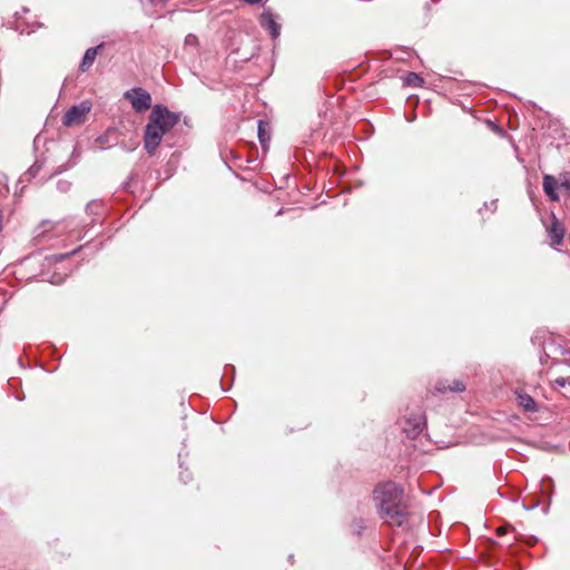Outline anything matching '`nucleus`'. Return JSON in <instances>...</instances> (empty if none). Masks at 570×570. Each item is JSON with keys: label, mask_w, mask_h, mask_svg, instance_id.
I'll return each instance as SVG.
<instances>
[{"label": "nucleus", "mask_w": 570, "mask_h": 570, "mask_svg": "<svg viewBox=\"0 0 570 570\" xmlns=\"http://www.w3.org/2000/svg\"><path fill=\"white\" fill-rule=\"evenodd\" d=\"M373 501L380 517L391 527H401L409 517L403 489L395 482L379 483L373 490Z\"/></svg>", "instance_id": "f257e3e1"}, {"label": "nucleus", "mask_w": 570, "mask_h": 570, "mask_svg": "<svg viewBox=\"0 0 570 570\" xmlns=\"http://www.w3.org/2000/svg\"><path fill=\"white\" fill-rule=\"evenodd\" d=\"M149 118L153 121H156V124L165 131V134L171 130L179 121L178 115L169 111L161 105H156L153 108Z\"/></svg>", "instance_id": "f03ea898"}, {"label": "nucleus", "mask_w": 570, "mask_h": 570, "mask_svg": "<svg viewBox=\"0 0 570 570\" xmlns=\"http://www.w3.org/2000/svg\"><path fill=\"white\" fill-rule=\"evenodd\" d=\"M124 98L130 101L137 112H142L151 107L150 94L141 87L132 88L124 94Z\"/></svg>", "instance_id": "7ed1b4c3"}, {"label": "nucleus", "mask_w": 570, "mask_h": 570, "mask_svg": "<svg viewBox=\"0 0 570 570\" xmlns=\"http://www.w3.org/2000/svg\"><path fill=\"white\" fill-rule=\"evenodd\" d=\"M91 110L90 101H82L80 105L72 106L67 110L62 118V124L67 127L79 126L87 119L89 111Z\"/></svg>", "instance_id": "20e7f679"}, {"label": "nucleus", "mask_w": 570, "mask_h": 570, "mask_svg": "<svg viewBox=\"0 0 570 570\" xmlns=\"http://www.w3.org/2000/svg\"><path fill=\"white\" fill-rule=\"evenodd\" d=\"M165 131L149 118L144 136V146L149 155H154L161 142Z\"/></svg>", "instance_id": "39448f33"}, {"label": "nucleus", "mask_w": 570, "mask_h": 570, "mask_svg": "<svg viewBox=\"0 0 570 570\" xmlns=\"http://www.w3.org/2000/svg\"><path fill=\"white\" fill-rule=\"evenodd\" d=\"M465 384L460 380H440L435 384V390L439 393H448V392H454V393H461L465 391Z\"/></svg>", "instance_id": "423d86ee"}, {"label": "nucleus", "mask_w": 570, "mask_h": 570, "mask_svg": "<svg viewBox=\"0 0 570 570\" xmlns=\"http://www.w3.org/2000/svg\"><path fill=\"white\" fill-rule=\"evenodd\" d=\"M542 187H543L546 195L549 197L550 200L558 202L560 199V197L557 193V190L560 189L557 178H554L551 175H544L543 181H542Z\"/></svg>", "instance_id": "0eeeda50"}, {"label": "nucleus", "mask_w": 570, "mask_h": 570, "mask_svg": "<svg viewBox=\"0 0 570 570\" xmlns=\"http://www.w3.org/2000/svg\"><path fill=\"white\" fill-rule=\"evenodd\" d=\"M261 24L269 31V35L275 39L279 36L281 26L275 21L274 16L269 11H264L261 16Z\"/></svg>", "instance_id": "6e6552de"}, {"label": "nucleus", "mask_w": 570, "mask_h": 570, "mask_svg": "<svg viewBox=\"0 0 570 570\" xmlns=\"http://www.w3.org/2000/svg\"><path fill=\"white\" fill-rule=\"evenodd\" d=\"M548 233L552 245H560L563 240L564 228L556 217H553V220L548 228Z\"/></svg>", "instance_id": "1a4fd4ad"}, {"label": "nucleus", "mask_w": 570, "mask_h": 570, "mask_svg": "<svg viewBox=\"0 0 570 570\" xmlns=\"http://www.w3.org/2000/svg\"><path fill=\"white\" fill-rule=\"evenodd\" d=\"M104 47V45H99L97 47H92V48H89L86 50L85 55H83V58H82V61L80 63V70L81 71H87L89 70V68L92 66V63L95 62L96 58H97V55H98V51Z\"/></svg>", "instance_id": "9d476101"}, {"label": "nucleus", "mask_w": 570, "mask_h": 570, "mask_svg": "<svg viewBox=\"0 0 570 570\" xmlns=\"http://www.w3.org/2000/svg\"><path fill=\"white\" fill-rule=\"evenodd\" d=\"M424 425H425V423L422 422L421 420L414 421L413 423H412L411 420H407L406 424H405V428H404V431L411 438H415L416 435H419L422 432Z\"/></svg>", "instance_id": "9b49d317"}, {"label": "nucleus", "mask_w": 570, "mask_h": 570, "mask_svg": "<svg viewBox=\"0 0 570 570\" xmlns=\"http://www.w3.org/2000/svg\"><path fill=\"white\" fill-rule=\"evenodd\" d=\"M518 404L524 411H528V412L535 411V402L529 394L519 393L518 394Z\"/></svg>", "instance_id": "f8f14e48"}, {"label": "nucleus", "mask_w": 570, "mask_h": 570, "mask_svg": "<svg viewBox=\"0 0 570 570\" xmlns=\"http://www.w3.org/2000/svg\"><path fill=\"white\" fill-rule=\"evenodd\" d=\"M404 83L412 87H421L423 86L424 80L415 72H407L404 77Z\"/></svg>", "instance_id": "ddd939ff"}, {"label": "nucleus", "mask_w": 570, "mask_h": 570, "mask_svg": "<svg viewBox=\"0 0 570 570\" xmlns=\"http://www.w3.org/2000/svg\"><path fill=\"white\" fill-rule=\"evenodd\" d=\"M558 180V185L560 189L566 190L567 193L570 191V174L564 173L561 174Z\"/></svg>", "instance_id": "4468645a"}, {"label": "nucleus", "mask_w": 570, "mask_h": 570, "mask_svg": "<svg viewBox=\"0 0 570 570\" xmlns=\"http://www.w3.org/2000/svg\"><path fill=\"white\" fill-rule=\"evenodd\" d=\"M258 137L261 142H265V140L268 138L265 129H264V122L262 120L258 121Z\"/></svg>", "instance_id": "2eb2a0df"}, {"label": "nucleus", "mask_w": 570, "mask_h": 570, "mask_svg": "<svg viewBox=\"0 0 570 570\" xmlns=\"http://www.w3.org/2000/svg\"><path fill=\"white\" fill-rule=\"evenodd\" d=\"M553 383L556 385H558L559 387H567L568 386V376L567 377H563V376H559L557 377Z\"/></svg>", "instance_id": "dca6fc26"}, {"label": "nucleus", "mask_w": 570, "mask_h": 570, "mask_svg": "<svg viewBox=\"0 0 570 570\" xmlns=\"http://www.w3.org/2000/svg\"><path fill=\"white\" fill-rule=\"evenodd\" d=\"M497 533H498V535H502L503 533H505V528L504 527L498 528Z\"/></svg>", "instance_id": "f3484780"}, {"label": "nucleus", "mask_w": 570, "mask_h": 570, "mask_svg": "<svg viewBox=\"0 0 570 570\" xmlns=\"http://www.w3.org/2000/svg\"><path fill=\"white\" fill-rule=\"evenodd\" d=\"M308 425H309V423H308V422H304V423H303V424H301L297 429H298V430H302V429L307 428Z\"/></svg>", "instance_id": "a211bd4d"}, {"label": "nucleus", "mask_w": 570, "mask_h": 570, "mask_svg": "<svg viewBox=\"0 0 570 570\" xmlns=\"http://www.w3.org/2000/svg\"><path fill=\"white\" fill-rule=\"evenodd\" d=\"M568 386L570 387V375L568 376Z\"/></svg>", "instance_id": "6ab92c4d"}]
</instances>
